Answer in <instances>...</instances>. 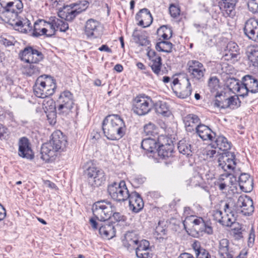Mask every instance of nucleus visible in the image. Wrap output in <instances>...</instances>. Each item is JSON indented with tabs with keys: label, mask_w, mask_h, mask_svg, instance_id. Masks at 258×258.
Here are the masks:
<instances>
[{
	"label": "nucleus",
	"mask_w": 258,
	"mask_h": 258,
	"mask_svg": "<svg viewBox=\"0 0 258 258\" xmlns=\"http://www.w3.org/2000/svg\"><path fill=\"white\" fill-rule=\"evenodd\" d=\"M228 156H226V152H223L219 155L217 159L218 167L226 172L231 171L232 169V166L229 163L227 164Z\"/></svg>",
	"instance_id": "nucleus-40"
},
{
	"label": "nucleus",
	"mask_w": 258,
	"mask_h": 258,
	"mask_svg": "<svg viewBox=\"0 0 258 258\" xmlns=\"http://www.w3.org/2000/svg\"><path fill=\"white\" fill-rule=\"evenodd\" d=\"M108 192L113 200L118 202L127 200L130 195L123 180L118 183L114 182L109 185L108 187Z\"/></svg>",
	"instance_id": "nucleus-7"
},
{
	"label": "nucleus",
	"mask_w": 258,
	"mask_h": 258,
	"mask_svg": "<svg viewBox=\"0 0 258 258\" xmlns=\"http://www.w3.org/2000/svg\"><path fill=\"white\" fill-rule=\"evenodd\" d=\"M227 48L229 50V55H230L232 58H237L239 54V49L238 45L236 43L233 42L228 43Z\"/></svg>",
	"instance_id": "nucleus-46"
},
{
	"label": "nucleus",
	"mask_w": 258,
	"mask_h": 258,
	"mask_svg": "<svg viewBox=\"0 0 258 258\" xmlns=\"http://www.w3.org/2000/svg\"><path fill=\"white\" fill-rule=\"evenodd\" d=\"M240 102L237 96H231L227 97V108L235 109L240 106Z\"/></svg>",
	"instance_id": "nucleus-47"
},
{
	"label": "nucleus",
	"mask_w": 258,
	"mask_h": 258,
	"mask_svg": "<svg viewBox=\"0 0 258 258\" xmlns=\"http://www.w3.org/2000/svg\"><path fill=\"white\" fill-rule=\"evenodd\" d=\"M141 147L147 152H157V143L155 139L150 138L145 139L142 141Z\"/></svg>",
	"instance_id": "nucleus-38"
},
{
	"label": "nucleus",
	"mask_w": 258,
	"mask_h": 258,
	"mask_svg": "<svg viewBox=\"0 0 258 258\" xmlns=\"http://www.w3.org/2000/svg\"><path fill=\"white\" fill-rule=\"evenodd\" d=\"M226 156H228V160L227 161V164L229 163L232 166L231 171L233 170L235 167L236 164L235 161V155L234 153L232 152H226Z\"/></svg>",
	"instance_id": "nucleus-59"
},
{
	"label": "nucleus",
	"mask_w": 258,
	"mask_h": 258,
	"mask_svg": "<svg viewBox=\"0 0 258 258\" xmlns=\"http://www.w3.org/2000/svg\"><path fill=\"white\" fill-rule=\"evenodd\" d=\"M15 1L13 5L9 7H6L3 12V14L7 19L8 22L12 25L17 27V30L22 33H27L31 31L30 21L26 19V22L23 23L18 18L19 14L22 12L23 5L20 1L21 7L15 6Z\"/></svg>",
	"instance_id": "nucleus-3"
},
{
	"label": "nucleus",
	"mask_w": 258,
	"mask_h": 258,
	"mask_svg": "<svg viewBox=\"0 0 258 258\" xmlns=\"http://www.w3.org/2000/svg\"><path fill=\"white\" fill-rule=\"evenodd\" d=\"M164 222L159 221L158 225L156 227L155 229V233H157L158 238H163V236L166 235L167 234V229L163 226Z\"/></svg>",
	"instance_id": "nucleus-52"
},
{
	"label": "nucleus",
	"mask_w": 258,
	"mask_h": 258,
	"mask_svg": "<svg viewBox=\"0 0 258 258\" xmlns=\"http://www.w3.org/2000/svg\"><path fill=\"white\" fill-rule=\"evenodd\" d=\"M150 247L147 249H144L140 251V255L139 252H136V255L139 258H152V254L150 253Z\"/></svg>",
	"instance_id": "nucleus-58"
},
{
	"label": "nucleus",
	"mask_w": 258,
	"mask_h": 258,
	"mask_svg": "<svg viewBox=\"0 0 258 258\" xmlns=\"http://www.w3.org/2000/svg\"><path fill=\"white\" fill-rule=\"evenodd\" d=\"M212 147L218 148L223 151H226L231 148V143L223 136H219L213 139Z\"/></svg>",
	"instance_id": "nucleus-31"
},
{
	"label": "nucleus",
	"mask_w": 258,
	"mask_h": 258,
	"mask_svg": "<svg viewBox=\"0 0 258 258\" xmlns=\"http://www.w3.org/2000/svg\"><path fill=\"white\" fill-rule=\"evenodd\" d=\"M14 1L15 2H14L15 6L21 7L20 0H0V4L4 10L6 7H9L13 5Z\"/></svg>",
	"instance_id": "nucleus-55"
},
{
	"label": "nucleus",
	"mask_w": 258,
	"mask_h": 258,
	"mask_svg": "<svg viewBox=\"0 0 258 258\" xmlns=\"http://www.w3.org/2000/svg\"><path fill=\"white\" fill-rule=\"evenodd\" d=\"M179 152L183 155L188 156L191 155L192 150L191 145L184 140H180L178 144Z\"/></svg>",
	"instance_id": "nucleus-42"
},
{
	"label": "nucleus",
	"mask_w": 258,
	"mask_h": 258,
	"mask_svg": "<svg viewBox=\"0 0 258 258\" xmlns=\"http://www.w3.org/2000/svg\"><path fill=\"white\" fill-rule=\"evenodd\" d=\"M56 86L54 80L50 76H40L36 80L33 86L35 95L39 98H44L52 95Z\"/></svg>",
	"instance_id": "nucleus-4"
},
{
	"label": "nucleus",
	"mask_w": 258,
	"mask_h": 258,
	"mask_svg": "<svg viewBox=\"0 0 258 258\" xmlns=\"http://www.w3.org/2000/svg\"><path fill=\"white\" fill-rule=\"evenodd\" d=\"M173 152V145H168L165 147H158L157 149L158 156L162 159L172 156Z\"/></svg>",
	"instance_id": "nucleus-43"
},
{
	"label": "nucleus",
	"mask_w": 258,
	"mask_h": 258,
	"mask_svg": "<svg viewBox=\"0 0 258 258\" xmlns=\"http://www.w3.org/2000/svg\"><path fill=\"white\" fill-rule=\"evenodd\" d=\"M218 252L220 258H233L229 249V241L227 239H222L220 240Z\"/></svg>",
	"instance_id": "nucleus-35"
},
{
	"label": "nucleus",
	"mask_w": 258,
	"mask_h": 258,
	"mask_svg": "<svg viewBox=\"0 0 258 258\" xmlns=\"http://www.w3.org/2000/svg\"><path fill=\"white\" fill-rule=\"evenodd\" d=\"M220 181L225 180L227 181V183L230 185L233 184V182L236 181V177L233 174L228 172L222 174L219 178Z\"/></svg>",
	"instance_id": "nucleus-51"
},
{
	"label": "nucleus",
	"mask_w": 258,
	"mask_h": 258,
	"mask_svg": "<svg viewBox=\"0 0 258 258\" xmlns=\"http://www.w3.org/2000/svg\"><path fill=\"white\" fill-rule=\"evenodd\" d=\"M55 151L49 143L43 144L41 149L40 158L45 162H49L50 158L55 155Z\"/></svg>",
	"instance_id": "nucleus-32"
},
{
	"label": "nucleus",
	"mask_w": 258,
	"mask_h": 258,
	"mask_svg": "<svg viewBox=\"0 0 258 258\" xmlns=\"http://www.w3.org/2000/svg\"><path fill=\"white\" fill-rule=\"evenodd\" d=\"M172 44L167 41H161L156 45V49L159 51L171 52L172 51Z\"/></svg>",
	"instance_id": "nucleus-45"
},
{
	"label": "nucleus",
	"mask_w": 258,
	"mask_h": 258,
	"mask_svg": "<svg viewBox=\"0 0 258 258\" xmlns=\"http://www.w3.org/2000/svg\"><path fill=\"white\" fill-rule=\"evenodd\" d=\"M153 105V102L150 97L140 95L134 99L132 110L138 115H144L151 110Z\"/></svg>",
	"instance_id": "nucleus-5"
},
{
	"label": "nucleus",
	"mask_w": 258,
	"mask_h": 258,
	"mask_svg": "<svg viewBox=\"0 0 258 258\" xmlns=\"http://www.w3.org/2000/svg\"><path fill=\"white\" fill-rule=\"evenodd\" d=\"M94 217L90 219V223L94 230L98 228L99 223L105 222L111 217L112 214L115 210V207L109 202L103 200L95 202L92 206Z\"/></svg>",
	"instance_id": "nucleus-2"
},
{
	"label": "nucleus",
	"mask_w": 258,
	"mask_h": 258,
	"mask_svg": "<svg viewBox=\"0 0 258 258\" xmlns=\"http://www.w3.org/2000/svg\"><path fill=\"white\" fill-rule=\"evenodd\" d=\"M150 247V243L148 240L143 239L141 241H139L138 245L136 246V252H139V254L141 255L140 251L143 250L144 249H147Z\"/></svg>",
	"instance_id": "nucleus-53"
},
{
	"label": "nucleus",
	"mask_w": 258,
	"mask_h": 258,
	"mask_svg": "<svg viewBox=\"0 0 258 258\" xmlns=\"http://www.w3.org/2000/svg\"><path fill=\"white\" fill-rule=\"evenodd\" d=\"M52 19L50 21L52 24L49 26L51 28L49 29L48 34L49 36H54L58 30L60 32H66L69 29V24L65 21L55 17H52Z\"/></svg>",
	"instance_id": "nucleus-21"
},
{
	"label": "nucleus",
	"mask_w": 258,
	"mask_h": 258,
	"mask_svg": "<svg viewBox=\"0 0 258 258\" xmlns=\"http://www.w3.org/2000/svg\"><path fill=\"white\" fill-rule=\"evenodd\" d=\"M246 54L250 66L258 67V45H250L247 48Z\"/></svg>",
	"instance_id": "nucleus-34"
},
{
	"label": "nucleus",
	"mask_w": 258,
	"mask_h": 258,
	"mask_svg": "<svg viewBox=\"0 0 258 258\" xmlns=\"http://www.w3.org/2000/svg\"><path fill=\"white\" fill-rule=\"evenodd\" d=\"M192 247L195 252L196 256L197 255V253H198V252H201V251H202V249H205L204 248L201 247L200 243L197 241L195 242L192 244Z\"/></svg>",
	"instance_id": "nucleus-64"
},
{
	"label": "nucleus",
	"mask_w": 258,
	"mask_h": 258,
	"mask_svg": "<svg viewBox=\"0 0 258 258\" xmlns=\"http://www.w3.org/2000/svg\"><path fill=\"white\" fill-rule=\"evenodd\" d=\"M224 214H223L222 225L223 226L230 227L232 224H235V220L237 213V209L234 204V200L229 199L226 203L223 208Z\"/></svg>",
	"instance_id": "nucleus-11"
},
{
	"label": "nucleus",
	"mask_w": 258,
	"mask_h": 258,
	"mask_svg": "<svg viewBox=\"0 0 258 258\" xmlns=\"http://www.w3.org/2000/svg\"><path fill=\"white\" fill-rule=\"evenodd\" d=\"M45 106V111L47 114V120L49 123L51 124H54L56 121V113L55 102L52 100L49 99L46 103H43Z\"/></svg>",
	"instance_id": "nucleus-28"
},
{
	"label": "nucleus",
	"mask_w": 258,
	"mask_h": 258,
	"mask_svg": "<svg viewBox=\"0 0 258 258\" xmlns=\"http://www.w3.org/2000/svg\"><path fill=\"white\" fill-rule=\"evenodd\" d=\"M52 139L49 142L56 151H63L66 148L67 141L66 137L60 131H56L52 133Z\"/></svg>",
	"instance_id": "nucleus-18"
},
{
	"label": "nucleus",
	"mask_w": 258,
	"mask_h": 258,
	"mask_svg": "<svg viewBox=\"0 0 258 258\" xmlns=\"http://www.w3.org/2000/svg\"><path fill=\"white\" fill-rule=\"evenodd\" d=\"M239 185L240 189L245 192H248L253 188V179L247 173H241L239 177Z\"/></svg>",
	"instance_id": "nucleus-27"
},
{
	"label": "nucleus",
	"mask_w": 258,
	"mask_h": 258,
	"mask_svg": "<svg viewBox=\"0 0 258 258\" xmlns=\"http://www.w3.org/2000/svg\"><path fill=\"white\" fill-rule=\"evenodd\" d=\"M196 133L198 136L204 141H213L215 138L216 134L214 133L208 126L204 124H199L196 128Z\"/></svg>",
	"instance_id": "nucleus-29"
},
{
	"label": "nucleus",
	"mask_w": 258,
	"mask_h": 258,
	"mask_svg": "<svg viewBox=\"0 0 258 258\" xmlns=\"http://www.w3.org/2000/svg\"><path fill=\"white\" fill-rule=\"evenodd\" d=\"M130 210L135 213L140 211L144 207V202L141 196L136 191L132 192L127 199Z\"/></svg>",
	"instance_id": "nucleus-22"
},
{
	"label": "nucleus",
	"mask_w": 258,
	"mask_h": 258,
	"mask_svg": "<svg viewBox=\"0 0 258 258\" xmlns=\"http://www.w3.org/2000/svg\"><path fill=\"white\" fill-rule=\"evenodd\" d=\"M57 102L58 104L57 108L59 113H68L75 104L73 95L69 91L61 93Z\"/></svg>",
	"instance_id": "nucleus-12"
},
{
	"label": "nucleus",
	"mask_w": 258,
	"mask_h": 258,
	"mask_svg": "<svg viewBox=\"0 0 258 258\" xmlns=\"http://www.w3.org/2000/svg\"><path fill=\"white\" fill-rule=\"evenodd\" d=\"M197 258H211V255L206 249H202V252L200 251L197 253Z\"/></svg>",
	"instance_id": "nucleus-63"
},
{
	"label": "nucleus",
	"mask_w": 258,
	"mask_h": 258,
	"mask_svg": "<svg viewBox=\"0 0 258 258\" xmlns=\"http://www.w3.org/2000/svg\"><path fill=\"white\" fill-rule=\"evenodd\" d=\"M0 41L6 46H9L14 45V38L11 37H8V38L1 37Z\"/></svg>",
	"instance_id": "nucleus-60"
},
{
	"label": "nucleus",
	"mask_w": 258,
	"mask_h": 258,
	"mask_svg": "<svg viewBox=\"0 0 258 258\" xmlns=\"http://www.w3.org/2000/svg\"><path fill=\"white\" fill-rule=\"evenodd\" d=\"M104 135L110 140L121 138L125 133V125L123 119L118 115L107 116L102 123Z\"/></svg>",
	"instance_id": "nucleus-1"
},
{
	"label": "nucleus",
	"mask_w": 258,
	"mask_h": 258,
	"mask_svg": "<svg viewBox=\"0 0 258 258\" xmlns=\"http://www.w3.org/2000/svg\"><path fill=\"white\" fill-rule=\"evenodd\" d=\"M190 223L193 224L195 229H198L201 232H204L209 235L213 233L211 223L205 221L202 217H196L194 216L187 217L183 222L184 228H186V226Z\"/></svg>",
	"instance_id": "nucleus-9"
},
{
	"label": "nucleus",
	"mask_w": 258,
	"mask_h": 258,
	"mask_svg": "<svg viewBox=\"0 0 258 258\" xmlns=\"http://www.w3.org/2000/svg\"><path fill=\"white\" fill-rule=\"evenodd\" d=\"M39 64L34 63H28L25 65L22 69V72L24 75L28 76H37L40 74V69Z\"/></svg>",
	"instance_id": "nucleus-37"
},
{
	"label": "nucleus",
	"mask_w": 258,
	"mask_h": 258,
	"mask_svg": "<svg viewBox=\"0 0 258 258\" xmlns=\"http://www.w3.org/2000/svg\"><path fill=\"white\" fill-rule=\"evenodd\" d=\"M147 55L150 60L149 66L154 73L157 76L163 75V72L161 70L162 63L160 56L154 50L149 51Z\"/></svg>",
	"instance_id": "nucleus-17"
},
{
	"label": "nucleus",
	"mask_w": 258,
	"mask_h": 258,
	"mask_svg": "<svg viewBox=\"0 0 258 258\" xmlns=\"http://www.w3.org/2000/svg\"><path fill=\"white\" fill-rule=\"evenodd\" d=\"M154 106L155 111L158 114L167 117L169 116L171 114L169 106L165 102L161 101H158L155 104Z\"/></svg>",
	"instance_id": "nucleus-39"
},
{
	"label": "nucleus",
	"mask_w": 258,
	"mask_h": 258,
	"mask_svg": "<svg viewBox=\"0 0 258 258\" xmlns=\"http://www.w3.org/2000/svg\"><path fill=\"white\" fill-rule=\"evenodd\" d=\"M171 88L177 97L184 99L189 97L191 93V87L187 77L182 79L174 78L171 84Z\"/></svg>",
	"instance_id": "nucleus-6"
},
{
	"label": "nucleus",
	"mask_w": 258,
	"mask_h": 258,
	"mask_svg": "<svg viewBox=\"0 0 258 258\" xmlns=\"http://www.w3.org/2000/svg\"><path fill=\"white\" fill-rule=\"evenodd\" d=\"M18 154L20 157L28 159H32L34 157L30 144L26 137L21 138L19 140Z\"/></svg>",
	"instance_id": "nucleus-19"
},
{
	"label": "nucleus",
	"mask_w": 258,
	"mask_h": 258,
	"mask_svg": "<svg viewBox=\"0 0 258 258\" xmlns=\"http://www.w3.org/2000/svg\"><path fill=\"white\" fill-rule=\"evenodd\" d=\"M157 143L158 147H165L168 145H173L172 141L164 136H159Z\"/></svg>",
	"instance_id": "nucleus-50"
},
{
	"label": "nucleus",
	"mask_w": 258,
	"mask_h": 258,
	"mask_svg": "<svg viewBox=\"0 0 258 258\" xmlns=\"http://www.w3.org/2000/svg\"><path fill=\"white\" fill-rule=\"evenodd\" d=\"M122 241L123 245L128 250H134L139 242L138 234L133 231H128L124 234Z\"/></svg>",
	"instance_id": "nucleus-23"
},
{
	"label": "nucleus",
	"mask_w": 258,
	"mask_h": 258,
	"mask_svg": "<svg viewBox=\"0 0 258 258\" xmlns=\"http://www.w3.org/2000/svg\"><path fill=\"white\" fill-rule=\"evenodd\" d=\"M227 97L225 94H217L215 96V98L212 103V105L214 107L219 108H227Z\"/></svg>",
	"instance_id": "nucleus-41"
},
{
	"label": "nucleus",
	"mask_w": 258,
	"mask_h": 258,
	"mask_svg": "<svg viewBox=\"0 0 258 258\" xmlns=\"http://www.w3.org/2000/svg\"><path fill=\"white\" fill-rule=\"evenodd\" d=\"M235 0H222L219 3L220 9L224 16L232 17L235 15Z\"/></svg>",
	"instance_id": "nucleus-24"
},
{
	"label": "nucleus",
	"mask_w": 258,
	"mask_h": 258,
	"mask_svg": "<svg viewBox=\"0 0 258 258\" xmlns=\"http://www.w3.org/2000/svg\"><path fill=\"white\" fill-rule=\"evenodd\" d=\"M234 204L237 213L241 212L244 215H249L254 210L252 200L246 196H240Z\"/></svg>",
	"instance_id": "nucleus-14"
},
{
	"label": "nucleus",
	"mask_w": 258,
	"mask_h": 258,
	"mask_svg": "<svg viewBox=\"0 0 258 258\" xmlns=\"http://www.w3.org/2000/svg\"><path fill=\"white\" fill-rule=\"evenodd\" d=\"M187 66L188 72L192 79L199 81L203 80L206 69L201 62L196 60H191L188 61Z\"/></svg>",
	"instance_id": "nucleus-13"
},
{
	"label": "nucleus",
	"mask_w": 258,
	"mask_h": 258,
	"mask_svg": "<svg viewBox=\"0 0 258 258\" xmlns=\"http://www.w3.org/2000/svg\"><path fill=\"white\" fill-rule=\"evenodd\" d=\"M247 89L248 88L247 86H246L244 82H243L241 84H239V83H236L235 87L234 88V89L236 90L239 95L242 97H244L245 96L247 95V93L249 92Z\"/></svg>",
	"instance_id": "nucleus-49"
},
{
	"label": "nucleus",
	"mask_w": 258,
	"mask_h": 258,
	"mask_svg": "<svg viewBox=\"0 0 258 258\" xmlns=\"http://www.w3.org/2000/svg\"><path fill=\"white\" fill-rule=\"evenodd\" d=\"M43 58L42 53L31 47L25 48L21 53V59L27 63L38 64Z\"/></svg>",
	"instance_id": "nucleus-15"
},
{
	"label": "nucleus",
	"mask_w": 258,
	"mask_h": 258,
	"mask_svg": "<svg viewBox=\"0 0 258 258\" xmlns=\"http://www.w3.org/2000/svg\"><path fill=\"white\" fill-rule=\"evenodd\" d=\"M247 6L249 10L252 13H258V0H249Z\"/></svg>",
	"instance_id": "nucleus-56"
},
{
	"label": "nucleus",
	"mask_w": 258,
	"mask_h": 258,
	"mask_svg": "<svg viewBox=\"0 0 258 258\" xmlns=\"http://www.w3.org/2000/svg\"><path fill=\"white\" fill-rule=\"evenodd\" d=\"M157 33L158 36L162 37L165 40H167L171 37L172 31L171 28L166 25H163L158 29Z\"/></svg>",
	"instance_id": "nucleus-44"
},
{
	"label": "nucleus",
	"mask_w": 258,
	"mask_h": 258,
	"mask_svg": "<svg viewBox=\"0 0 258 258\" xmlns=\"http://www.w3.org/2000/svg\"><path fill=\"white\" fill-rule=\"evenodd\" d=\"M100 24L97 21L93 19L88 20L86 23L85 33L88 37L97 38L101 34Z\"/></svg>",
	"instance_id": "nucleus-20"
},
{
	"label": "nucleus",
	"mask_w": 258,
	"mask_h": 258,
	"mask_svg": "<svg viewBox=\"0 0 258 258\" xmlns=\"http://www.w3.org/2000/svg\"><path fill=\"white\" fill-rule=\"evenodd\" d=\"M43 24H45L44 20H39L35 22L34 29L32 33V36L35 37H38L42 35H45L46 37H50L49 34V29L43 27Z\"/></svg>",
	"instance_id": "nucleus-33"
},
{
	"label": "nucleus",
	"mask_w": 258,
	"mask_h": 258,
	"mask_svg": "<svg viewBox=\"0 0 258 258\" xmlns=\"http://www.w3.org/2000/svg\"><path fill=\"white\" fill-rule=\"evenodd\" d=\"M242 81L248 88V90L251 93H255L258 92V81L250 75H246Z\"/></svg>",
	"instance_id": "nucleus-36"
},
{
	"label": "nucleus",
	"mask_w": 258,
	"mask_h": 258,
	"mask_svg": "<svg viewBox=\"0 0 258 258\" xmlns=\"http://www.w3.org/2000/svg\"><path fill=\"white\" fill-rule=\"evenodd\" d=\"M223 212L220 210H215L213 211V217L214 220L222 225Z\"/></svg>",
	"instance_id": "nucleus-61"
},
{
	"label": "nucleus",
	"mask_w": 258,
	"mask_h": 258,
	"mask_svg": "<svg viewBox=\"0 0 258 258\" xmlns=\"http://www.w3.org/2000/svg\"><path fill=\"white\" fill-rule=\"evenodd\" d=\"M99 226V232L101 236L106 239H110L115 235V229L113 224L109 222H105L98 224Z\"/></svg>",
	"instance_id": "nucleus-25"
},
{
	"label": "nucleus",
	"mask_w": 258,
	"mask_h": 258,
	"mask_svg": "<svg viewBox=\"0 0 258 258\" xmlns=\"http://www.w3.org/2000/svg\"><path fill=\"white\" fill-rule=\"evenodd\" d=\"M85 173L88 183L91 186H99L105 181L106 177L103 170L95 166H89L85 170Z\"/></svg>",
	"instance_id": "nucleus-8"
},
{
	"label": "nucleus",
	"mask_w": 258,
	"mask_h": 258,
	"mask_svg": "<svg viewBox=\"0 0 258 258\" xmlns=\"http://www.w3.org/2000/svg\"><path fill=\"white\" fill-rule=\"evenodd\" d=\"M89 5L88 2L86 1H83L79 2V3L72 4L71 6H82L83 8L79 7L73 9V8H70L68 6L64 7L63 10L59 11L58 12V16L61 18H64L67 21H72L79 14L85 11L88 7Z\"/></svg>",
	"instance_id": "nucleus-10"
},
{
	"label": "nucleus",
	"mask_w": 258,
	"mask_h": 258,
	"mask_svg": "<svg viewBox=\"0 0 258 258\" xmlns=\"http://www.w3.org/2000/svg\"><path fill=\"white\" fill-rule=\"evenodd\" d=\"M169 11L171 17L173 18L177 17L180 14V10L179 8L174 4H171L170 6Z\"/></svg>",
	"instance_id": "nucleus-57"
},
{
	"label": "nucleus",
	"mask_w": 258,
	"mask_h": 258,
	"mask_svg": "<svg viewBox=\"0 0 258 258\" xmlns=\"http://www.w3.org/2000/svg\"><path fill=\"white\" fill-rule=\"evenodd\" d=\"M200 121L198 116L195 114H189L187 115L183 118L186 130L189 132L194 131L195 129L196 130L197 126L199 125Z\"/></svg>",
	"instance_id": "nucleus-30"
},
{
	"label": "nucleus",
	"mask_w": 258,
	"mask_h": 258,
	"mask_svg": "<svg viewBox=\"0 0 258 258\" xmlns=\"http://www.w3.org/2000/svg\"><path fill=\"white\" fill-rule=\"evenodd\" d=\"M155 125L152 123L146 124L144 127V131L147 135H152L155 130Z\"/></svg>",
	"instance_id": "nucleus-62"
},
{
	"label": "nucleus",
	"mask_w": 258,
	"mask_h": 258,
	"mask_svg": "<svg viewBox=\"0 0 258 258\" xmlns=\"http://www.w3.org/2000/svg\"><path fill=\"white\" fill-rule=\"evenodd\" d=\"M244 34L250 40L258 41V22L254 19L247 20L243 28Z\"/></svg>",
	"instance_id": "nucleus-16"
},
{
	"label": "nucleus",
	"mask_w": 258,
	"mask_h": 258,
	"mask_svg": "<svg viewBox=\"0 0 258 258\" xmlns=\"http://www.w3.org/2000/svg\"><path fill=\"white\" fill-rule=\"evenodd\" d=\"M208 86L212 91H214L219 88V80L216 77H213L210 78L208 82Z\"/></svg>",
	"instance_id": "nucleus-54"
},
{
	"label": "nucleus",
	"mask_w": 258,
	"mask_h": 258,
	"mask_svg": "<svg viewBox=\"0 0 258 258\" xmlns=\"http://www.w3.org/2000/svg\"><path fill=\"white\" fill-rule=\"evenodd\" d=\"M136 19L139 22V25L143 27L149 26L152 23L153 20L150 11L146 8L141 10L136 14Z\"/></svg>",
	"instance_id": "nucleus-26"
},
{
	"label": "nucleus",
	"mask_w": 258,
	"mask_h": 258,
	"mask_svg": "<svg viewBox=\"0 0 258 258\" xmlns=\"http://www.w3.org/2000/svg\"><path fill=\"white\" fill-rule=\"evenodd\" d=\"M233 225L234 227L232 229V231L233 236L236 239H240L243 237V230H242V226L238 223H235V224Z\"/></svg>",
	"instance_id": "nucleus-48"
}]
</instances>
